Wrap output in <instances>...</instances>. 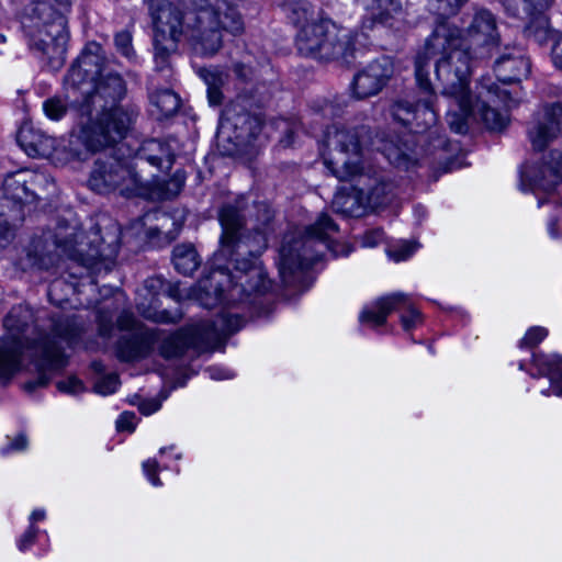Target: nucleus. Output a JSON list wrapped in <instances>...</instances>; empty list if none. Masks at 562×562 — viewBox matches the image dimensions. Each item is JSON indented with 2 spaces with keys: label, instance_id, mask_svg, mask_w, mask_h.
Wrapping results in <instances>:
<instances>
[{
  "label": "nucleus",
  "instance_id": "1",
  "mask_svg": "<svg viewBox=\"0 0 562 562\" xmlns=\"http://www.w3.org/2000/svg\"><path fill=\"white\" fill-rule=\"evenodd\" d=\"M259 225L246 228V220L238 204H225L218 213L222 227L218 249L213 255V266L200 288L215 303L246 301L251 294L267 292L269 282L258 257L267 248V204L256 205Z\"/></svg>",
  "mask_w": 562,
  "mask_h": 562
},
{
  "label": "nucleus",
  "instance_id": "2",
  "mask_svg": "<svg viewBox=\"0 0 562 562\" xmlns=\"http://www.w3.org/2000/svg\"><path fill=\"white\" fill-rule=\"evenodd\" d=\"M464 46L463 33L459 26L446 19H438L426 40L424 52L415 58V78L423 97L416 100L406 95L391 106L395 121L411 128L415 134L430 132L437 123V113L432 105L434 87L429 79V61L435 60L436 79L441 93L448 97L469 94L468 85L471 74L470 52Z\"/></svg>",
  "mask_w": 562,
  "mask_h": 562
},
{
  "label": "nucleus",
  "instance_id": "3",
  "mask_svg": "<svg viewBox=\"0 0 562 562\" xmlns=\"http://www.w3.org/2000/svg\"><path fill=\"white\" fill-rule=\"evenodd\" d=\"M188 2L193 10L186 13L169 0H144L154 30L155 61L159 70L169 66V57L182 38H187L196 53L213 56L223 45V31L233 35L244 32L241 15L227 1Z\"/></svg>",
  "mask_w": 562,
  "mask_h": 562
},
{
  "label": "nucleus",
  "instance_id": "4",
  "mask_svg": "<svg viewBox=\"0 0 562 562\" xmlns=\"http://www.w3.org/2000/svg\"><path fill=\"white\" fill-rule=\"evenodd\" d=\"M324 142L329 150V158L324 160L326 168L339 181L353 180L355 191L366 206L375 210L391 202L394 184L390 178L382 171L359 166L362 149L374 145L368 126L348 130L334 124L326 130Z\"/></svg>",
  "mask_w": 562,
  "mask_h": 562
},
{
  "label": "nucleus",
  "instance_id": "5",
  "mask_svg": "<svg viewBox=\"0 0 562 562\" xmlns=\"http://www.w3.org/2000/svg\"><path fill=\"white\" fill-rule=\"evenodd\" d=\"M75 0H30L22 26L30 47L53 58H61L69 38L66 12Z\"/></svg>",
  "mask_w": 562,
  "mask_h": 562
},
{
  "label": "nucleus",
  "instance_id": "6",
  "mask_svg": "<svg viewBox=\"0 0 562 562\" xmlns=\"http://www.w3.org/2000/svg\"><path fill=\"white\" fill-rule=\"evenodd\" d=\"M80 123L77 134H72L65 147L67 159L85 161L91 154L113 148L128 134L138 112L135 109H117L114 112H94Z\"/></svg>",
  "mask_w": 562,
  "mask_h": 562
},
{
  "label": "nucleus",
  "instance_id": "7",
  "mask_svg": "<svg viewBox=\"0 0 562 562\" xmlns=\"http://www.w3.org/2000/svg\"><path fill=\"white\" fill-rule=\"evenodd\" d=\"M295 47L301 56L319 60L350 65L356 58L355 36L323 15L296 32Z\"/></svg>",
  "mask_w": 562,
  "mask_h": 562
},
{
  "label": "nucleus",
  "instance_id": "8",
  "mask_svg": "<svg viewBox=\"0 0 562 562\" xmlns=\"http://www.w3.org/2000/svg\"><path fill=\"white\" fill-rule=\"evenodd\" d=\"M43 179V175L27 169L5 177L0 199V249L13 239L16 224L24 220V206L36 202V187Z\"/></svg>",
  "mask_w": 562,
  "mask_h": 562
},
{
  "label": "nucleus",
  "instance_id": "9",
  "mask_svg": "<svg viewBox=\"0 0 562 562\" xmlns=\"http://www.w3.org/2000/svg\"><path fill=\"white\" fill-rule=\"evenodd\" d=\"M245 325V319L236 314L223 313L210 325L195 329H179L166 337L160 346L159 353L165 359L180 358L192 348L199 352L211 350L222 338H226Z\"/></svg>",
  "mask_w": 562,
  "mask_h": 562
},
{
  "label": "nucleus",
  "instance_id": "10",
  "mask_svg": "<svg viewBox=\"0 0 562 562\" xmlns=\"http://www.w3.org/2000/svg\"><path fill=\"white\" fill-rule=\"evenodd\" d=\"M88 183L93 191L99 193L120 189L124 195L143 198L150 195L149 180L134 170L131 161L112 156L94 161Z\"/></svg>",
  "mask_w": 562,
  "mask_h": 562
},
{
  "label": "nucleus",
  "instance_id": "11",
  "mask_svg": "<svg viewBox=\"0 0 562 562\" xmlns=\"http://www.w3.org/2000/svg\"><path fill=\"white\" fill-rule=\"evenodd\" d=\"M33 323V312L26 305L13 306L5 316V334L0 345V379H10L19 371L21 356L30 347L29 331Z\"/></svg>",
  "mask_w": 562,
  "mask_h": 562
},
{
  "label": "nucleus",
  "instance_id": "12",
  "mask_svg": "<svg viewBox=\"0 0 562 562\" xmlns=\"http://www.w3.org/2000/svg\"><path fill=\"white\" fill-rule=\"evenodd\" d=\"M338 231V226L325 213H322L317 221L305 228L304 238L291 245L284 241L280 249V273L285 280V274H292L296 270L312 268L321 258L317 252L312 250L315 241L327 243L333 233Z\"/></svg>",
  "mask_w": 562,
  "mask_h": 562
},
{
  "label": "nucleus",
  "instance_id": "13",
  "mask_svg": "<svg viewBox=\"0 0 562 562\" xmlns=\"http://www.w3.org/2000/svg\"><path fill=\"white\" fill-rule=\"evenodd\" d=\"M116 325L119 329L127 331L119 338L115 347L121 361H137L150 355L158 339L154 330L140 324L130 311L120 314Z\"/></svg>",
  "mask_w": 562,
  "mask_h": 562
},
{
  "label": "nucleus",
  "instance_id": "14",
  "mask_svg": "<svg viewBox=\"0 0 562 562\" xmlns=\"http://www.w3.org/2000/svg\"><path fill=\"white\" fill-rule=\"evenodd\" d=\"M394 311H403L401 323L406 331L422 323L420 312L413 304L409 295L402 292L379 297L370 307L363 308L359 321L361 324H368L371 327L383 326L387 316Z\"/></svg>",
  "mask_w": 562,
  "mask_h": 562
},
{
  "label": "nucleus",
  "instance_id": "15",
  "mask_svg": "<svg viewBox=\"0 0 562 562\" xmlns=\"http://www.w3.org/2000/svg\"><path fill=\"white\" fill-rule=\"evenodd\" d=\"M503 104L510 109L517 104V99L506 89L491 83H481L473 100L474 115H476L491 132H502L508 124V117L497 110Z\"/></svg>",
  "mask_w": 562,
  "mask_h": 562
},
{
  "label": "nucleus",
  "instance_id": "16",
  "mask_svg": "<svg viewBox=\"0 0 562 562\" xmlns=\"http://www.w3.org/2000/svg\"><path fill=\"white\" fill-rule=\"evenodd\" d=\"M229 70L237 91V102L257 108L267 102L270 98L267 81L259 79V70L252 65L250 54H246L241 60L233 61Z\"/></svg>",
  "mask_w": 562,
  "mask_h": 562
},
{
  "label": "nucleus",
  "instance_id": "17",
  "mask_svg": "<svg viewBox=\"0 0 562 562\" xmlns=\"http://www.w3.org/2000/svg\"><path fill=\"white\" fill-rule=\"evenodd\" d=\"M126 94V85L117 72L109 71L101 75L93 86V91L79 105L82 115L91 116L93 112H114L117 109H133L120 106V101Z\"/></svg>",
  "mask_w": 562,
  "mask_h": 562
},
{
  "label": "nucleus",
  "instance_id": "18",
  "mask_svg": "<svg viewBox=\"0 0 562 562\" xmlns=\"http://www.w3.org/2000/svg\"><path fill=\"white\" fill-rule=\"evenodd\" d=\"M394 72V65L389 56H380L369 63L353 77L351 87L358 99L378 94L389 82Z\"/></svg>",
  "mask_w": 562,
  "mask_h": 562
},
{
  "label": "nucleus",
  "instance_id": "19",
  "mask_svg": "<svg viewBox=\"0 0 562 562\" xmlns=\"http://www.w3.org/2000/svg\"><path fill=\"white\" fill-rule=\"evenodd\" d=\"M496 49L494 72L503 83L520 82L530 72L531 64L524 49L516 45L501 44Z\"/></svg>",
  "mask_w": 562,
  "mask_h": 562
},
{
  "label": "nucleus",
  "instance_id": "20",
  "mask_svg": "<svg viewBox=\"0 0 562 562\" xmlns=\"http://www.w3.org/2000/svg\"><path fill=\"white\" fill-rule=\"evenodd\" d=\"M562 182V151L551 150L539 170L525 167L520 172V187L525 190L541 189L550 192Z\"/></svg>",
  "mask_w": 562,
  "mask_h": 562
},
{
  "label": "nucleus",
  "instance_id": "21",
  "mask_svg": "<svg viewBox=\"0 0 562 562\" xmlns=\"http://www.w3.org/2000/svg\"><path fill=\"white\" fill-rule=\"evenodd\" d=\"M175 139H148L137 149L131 161L134 170L143 175V166L148 164L157 170H170L175 161Z\"/></svg>",
  "mask_w": 562,
  "mask_h": 562
},
{
  "label": "nucleus",
  "instance_id": "22",
  "mask_svg": "<svg viewBox=\"0 0 562 562\" xmlns=\"http://www.w3.org/2000/svg\"><path fill=\"white\" fill-rule=\"evenodd\" d=\"M460 30L464 37L463 48H467L468 52H470L471 45H494L496 48L503 44L497 32L496 18L486 9L476 10L467 30Z\"/></svg>",
  "mask_w": 562,
  "mask_h": 562
},
{
  "label": "nucleus",
  "instance_id": "23",
  "mask_svg": "<svg viewBox=\"0 0 562 562\" xmlns=\"http://www.w3.org/2000/svg\"><path fill=\"white\" fill-rule=\"evenodd\" d=\"M562 130V105L552 103L546 105L533 124L528 128L529 140L536 150H543L548 144L558 137Z\"/></svg>",
  "mask_w": 562,
  "mask_h": 562
},
{
  "label": "nucleus",
  "instance_id": "24",
  "mask_svg": "<svg viewBox=\"0 0 562 562\" xmlns=\"http://www.w3.org/2000/svg\"><path fill=\"white\" fill-rule=\"evenodd\" d=\"M224 127L233 131L236 144H246L259 134L262 120L257 113L244 110L241 104H235L226 112Z\"/></svg>",
  "mask_w": 562,
  "mask_h": 562
},
{
  "label": "nucleus",
  "instance_id": "25",
  "mask_svg": "<svg viewBox=\"0 0 562 562\" xmlns=\"http://www.w3.org/2000/svg\"><path fill=\"white\" fill-rule=\"evenodd\" d=\"M67 363L64 348L55 340L47 339L42 347V363L38 376L25 384V390L32 392L37 387L46 386L52 373L63 369Z\"/></svg>",
  "mask_w": 562,
  "mask_h": 562
},
{
  "label": "nucleus",
  "instance_id": "26",
  "mask_svg": "<svg viewBox=\"0 0 562 562\" xmlns=\"http://www.w3.org/2000/svg\"><path fill=\"white\" fill-rule=\"evenodd\" d=\"M18 142L31 157H49L57 147V139L32 125H23L18 132Z\"/></svg>",
  "mask_w": 562,
  "mask_h": 562
},
{
  "label": "nucleus",
  "instance_id": "27",
  "mask_svg": "<svg viewBox=\"0 0 562 562\" xmlns=\"http://www.w3.org/2000/svg\"><path fill=\"white\" fill-rule=\"evenodd\" d=\"M57 243L48 241L47 238H34L26 248L24 258L25 268L48 270L57 265L59 255L57 252Z\"/></svg>",
  "mask_w": 562,
  "mask_h": 562
},
{
  "label": "nucleus",
  "instance_id": "28",
  "mask_svg": "<svg viewBox=\"0 0 562 562\" xmlns=\"http://www.w3.org/2000/svg\"><path fill=\"white\" fill-rule=\"evenodd\" d=\"M281 8L289 22L297 31L323 15V12L307 0H285Z\"/></svg>",
  "mask_w": 562,
  "mask_h": 562
},
{
  "label": "nucleus",
  "instance_id": "29",
  "mask_svg": "<svg viewBox=\"0 0 562 562\" xmlns=\"http://www.w3.org/2000/svg\"><path fill=\"white\" fill-rule=\"evenodd\" d=\"M408 139L405 140H385L376 149L397 168L409 169L417 162V154L413 147L408 146Z\"/></svg>",
  "mask_w": 562,
  "mask_h": 562
},
{
  "label": "nucleus",
  "instance_id": "30",
  "mask_svg": "<svg viewBox=\"0 0 562 562\" xmlns=\"http://www.w3.org/2000/svg\"><path fill=\"white\" fill-rule=\"evenodd\" d=\"M75 63L90 79H98L105 74L103 49L95 42L88 43Z\"/></svg>",
  "mask_w": 562,
  "mask_h": 562
},
{
  "label": "nucleus",
  "instance_id": "31",
  "mask_svg": "<svg viewBox=\"0 0 562 562\" xmlns=\"http://www.w3.org/2000/svg\"><path fill=\"white\" fill-rule=\"evenodd\" d=\"M362 2L371 14L369 20L363 21V30L372 27L373 23L386 24L392 14L401 9L397 0H362Z\"/></svg>",
  "mask_w": 562,
  "mask_h": 562
},
{
  "label": "nucleus",
  "instance_id": "32",
  "mask_svg": "<svg viewBox=\"0 0 562 562\" xmlns=\"http://www.w3.org/2000/svg\"><path fill=\"white\" fill-rule=\"evenodd\" d=\"M106 236V238L103 236L100 237L101 244L99 248L85 259V267L92 268L98 260H105L116 256L120 240V229L116 224L109 226Z\"/></svg>",
  "mask_w": 562,
  "mask_h": 562
},
{
  "label": "nucleus",
  "instance_id": "33",
  "mask_svg": "<svg viewBox=\"0 0 562 562\" xmlns=\"http://www.w3.org/2000/svg\"><path fill=\"white\" fill-rule=\"evenodd\" d=\"M452 98L456 101L459 112L449 111L447 113V122L451 131L458 134H464L468 131V117L470 114H474L473 99L470 93Z\"/></svg>",
  "mask_w": 562,
  "mask_h": 562
},
{
  "label": "nucleus",
  "instance_id": "34",
  "mask_svg": "<svg viewBox=\"0 0 562 562\" xmlns=\"http://www.w3.org/2000/svg\"><path fill=\"white\" fill-rule=\"evenodd\" d=\"M533 364L539 374L549 376L554 394L562 396V358L533 356Z\"/></svg>",
  "mask_w": 562,
  "mask_h": 562
},
{
  "label": "nucleus",
  "instance_id": "35",
  "mask_svg": "<svg viewBox=\"0 0 562 562\" xmlns=\"http://www.w3.org/2000/svg\"><path fill=\"white\" fill-rule=\"evenodd\" d=\"M172 262L178 272L191 276L200 267L201 258L193 245L181 244L173 248Z\"/></svg>",
  "mask_w": 562,
  "mask_h": 562
},
{
  "label": "nucleus",
  "instance_id": "36",
  "mask_svg": "<svg viewBox=\"0 0 562 562\" xmlns=\"http://www.w3.org/2000/svg\"><path fill=\"white\" fill-rule=\"evenodd\" d=\"M150 104L157 110L159 117H169L180 108L179 95L171 89H158L149 94Z\"/></svg>",
  "mask_w": 562,
  "mask_h": 562
},
{
  "label": "nucleus",
  "instance_id": "37",
  "mask_svg": "<svg viewBox=\"0 0 562 562\" xmlns=\"http://www.w3.org/2000/svg\"><path fill=\"white\" fill-rule=\"evenodd\" d=\"M199 75L207 86L210 103L212 105L221 104L223 100L222 87L227 80L228 75L218 68H201Z\"/></svg>",
  "mask_w": 562,
  "mask_h": 562
},
{
  "label": "nucleus",
  "instance_id": "38",
  "mask_svg": "<svg viewBox=\"0 0 562 562\" xmlns=\"http://www.w3.org/2000/svg\"><path fill=\"white\" fill-rule=\"evenodd\" d=\"M552 2L553 0H503L506 12L514 18H520L521 13L526 15L544 13Z\"/></svg>",
  "mask_w": 562,
  "mask_h": 562
},
{
  "label": "nucleus",
  "instance_id": "39",
  "mask_svg": "<svg viewBox=\"0 0 562 562\" xmlns=\"http://www.w3.org/2000/svg\"><path fill=\"white\" fill-rule=\"evenodd\" d=\"M526 16L530 18V22L525 27V35L539 45L546 44L551 38L552 33L548 18L544 13H536Z\"/></svg>",
  "mask_w": 562,
  "mask_h": 562
},
{
  "label": "nucleus",
  "instance_id": "40",
  "mask_svg": "<svg viewBox=\"0 0 562 562\" xmlns=\"http://www.w3.org/2000/svg\"><path fill=\"white\" fill-rule=\"evenodd\" d=\"M97 79H90L85 75L83 69L74 63L65 77V85L67 89L78 91L82 95L88 97L91 93L90 88L94 86Z\"/></svg>",
  "mask_w": 562,
  "mask_h": 562
},
{
  "label": "nucleus",
  "instance_id": "41",
  "mask_svg": "<svg viewBox=\"0 0 562 562\" xmlns=\"http://www.w3.org/2000/svg\"><path fill=\"white\" fill-rule=\"evenodd\" d=\"M366 206L363 199L360 198L359 192L356 194H336L333 200V207L337 213L346 216H358L360 211Z\"/></svg>",
  "mask_w": 562,
  "mask_h": 562
},
{
  "label": "nucleus",
  "instance_id": "42",
  "mask_svg": "<svg viewBox=\"0 0 562 562\" xmlns=\"http://www.w3.org/2000/svg\"><path fill=\"white\" fill-rule=\"evenodd\" d=\"M347 106L346 98L335 97L333 100L319 99L313 102L312 110L316 115L324 119H334L339 116Z\"/></svg>",
  "mask_w": 562,
  "mask_h": 562
},
{
  "label": "nucleus",
  "instance_id": "43",
  "mask_svg": "<svg viewBox=\"0 0 562 562\" xmlns=\"http://www.w3.org/2000/svg\"><path fill=\"white\" fill-rule=\"evenodd\" d=\"M138 312L146 318L161 324H177L182 318L180 311L170 312L168 310L158 311L151 306L145 307L142 304L137 305Z\"/></svg>",
  "mask_w": 562,
  "mask_h": 562
},
{
  "label": "nucleus",
  "instance_id": "44",
  "mask_svg": "<svg viewBox=\"0 0 562 562\" xmlns=\"http://www.w3.org/2000/svg\"><path fill=\"white\" fill-rule=\"evenodd\" d=\"M69 104L67 97L54 95L43 102V111L49 120L59 121L67 114Z\"/></svg>",
  "mask_w": 562,
  "mask_h": 562
},
{
  "label": "nucleus",
  "instance_id": "45",
  "mask_svg": "<svg viewBox=\"0 0 562 562\" xmlns=\"http://www.w3.org/2000/svg\"><path fill=\"white\" fill-rule=\"evenodd\" d=\"M54 334L69 346L75 344L80 335V328L69 317H61L54 323Z\"/></svg>",
  "mask_w": 562,
  "mask_h": 562
},
{
  "label": "nucleus",
  "instance_id": "46",
  "mask_svg": "<svg viewBox=\"0 0 562 562\" xmlns=\"http://www.w3.org/2000/svg\"><path fill=\"white\" fill-rule=\"evenodd\" d=\"M467 0H430L431 9L443 19V16L456 14Z\"/></svg>",
  "mask_w": 562,
  "mask_h": 562
},
{
  "label": "nucleus",
  "instance_id": "47",
  "mask_svg": "<svg viewBox=\"0 0 562 562\" xmlns=\"http://www.w3.org/2000/svg\"><path fill=\"white\" fill-rule=\"evenodd\" d=\"M417 248V243L404 240L387 249V255L394 261H403L409 258Z\"/></svg>",
  "mask_w": 562,
  "mask_h": 562
},
{
  "label": "nucleus",
  "instance_id": "48",
  "mask_svg": "<svg viewBox=\"0 0 562 562\" xmlns=\"http://www.w3.org/2000/svg\"><path fill=\"white\" fill-rule=\"evenodd\" d=\"M114 315L112 312L105 308H100L97 313V322H98V330L99 335L109 338L111 337L113 329H114V323H113Z\"/></svg>",
  "mask_w": 562,
  "mask_h": 562
},
{
  "label": "nucleus",
  "instance_id": "49",
  "mask_svg": "<svg viewBox=\"0 0 562 562\" xmlns=\"http://www.w3.org/2000/svg\"><path fill=\"white\" fill-rule=\"evenodd\" d=\"M114 44L117 52L126 57L127 59H132L135 57V50L132 45V35L127 31H122L117 33L114 37Z\"/></svg>",
  "mask_w": 562,
  "mask_h": 562
},
{
  "label": "nucleus",
  "instance_id": "50",
  "mask_svg": "<svg viewBox=\"0 0 562 562\" xmlns=\"http://www.w3.org/2000/svg\"><path fill=\"white\" fill-rule=\"evenodd\" d=\"M119 384V375L111 373L102 376L94 383V391L101 395H109L116 391Z\"/></svg>",
  "mask_w": 562,
  "mask_h": 562
},
{
  "label": "nucleus",
  "instance_id": "51",
  "mask_svg": "<svg viewBox=\"0 0 562 562\" xmlns=\"http://www.w3.org/2000/svg\"><path fill=\"white\" fill-rule=\"evenodd\" d=\"M548 335V330L543 327L530 328L525 337L520 340V347L535 348Z\"/></svg>",
  "mask_w": 562,
  "mask_h": 562
},
{
  "label": "nucleus",
  "instance_id": "52",
  "mask_svg": "<svg viewBox=\"0 0 562 562\" xmlns=\"http://www.w3.org/2000/svg\"><path fill=\"white\" fill-rule=\"evenodd\" d=\"M186 177L183 173L176 172V175L167 182V190L164 192V199H171L179 194L184 186Z\"/></svg>",
  "mask_w": 562,
  "mask_h": 562
},
{
  "label": "nucleus",
  "instance_id": "53",
  "mask_svg": "<svg viewBox=\"0 0 562 562\" xmlns=\"http://www.w3.org/2000/svg\"><path fill=\"white\" fill-rule=\"evenodd\" d=\"M136 415L133 412H124L116 420V428L120 431L126 430L132 432L135 429Z\"/></svg>",
  "mask_w": 562,
  "mask_h": 562
},
{
  "label": "nucleus",
  "instance_id": "54",
  "mask_svg": "<svg viewBox=\"0 0 562 562\" xmlns=\"http://www.w3.org/2000/svg\"><path fill=\"white\" fill-rule=\"evenodd\" d=\"M57 389L60 392L76 394L80 391H82L83 386L80 380L76 378H69L65 381L57 382Z\"/></svg>",
  "mask_w": 562,
  "mask_h": 562
},
{
  "label": "nucleus",
  "instance_id": "55",
  "mask_svg": "<svg viewBox=\"0 0 562 562\" xmlns=\"http://www.w3.org/2000/svg\"><path fill=\"white\" fill-rule=\"evenodd\" d=\"M157 467H158V463L156 460H147L146 462L143 463V468H144L146 475L148 476L149 481L156 486L161 484V482L156 473Z\"/></svg>",
  "mask_w": 562,
  "mask_h": 562
},
{
  "label": "nucleus",
  "instance_id": "56",
  "mask_svg": "<svg viewBox=\"0 0 562 562\" xmlns=\"http://www.w3.org/2000/svg\"><path fill=\"white\" fill-rule=\"evenodd\" d=\"M144 286L154 299L158 294V292L164 288V281L160 278H148L147 280H145Z\"/></svg>",
  "mask_w": 562,
  "mask_h": 562
},
{
  "label": "nucleus",
  "instance_id": "57",
  "mask_svg": "<svg viewBox=\"0 0 562 562\" xmlns=\"http://www.w3.org/2000/svg\"><path fill=\"white\" fill-rule=\"evenodd\" d=\"M161 404L157 400H145L142 401L138 405V409L143 415H150L155 412H157L160 408Z\"/></svg>",
  "mask_w": 562,
  "mask_h": 562
},
{
  "label": "nucleus",
  "instance_id": "58",
  "mask_svg": "<svg viewBox=\"0 0 562 562\" xmlns=\"http://www.w3.org/2000/svg\"><path fill=\"white\" fill-rule=\"evenodd\" d=\"M36 535H37V528H35L34 526H31L24 532V535L21 537V539L19 541L20 550L24 551L29 546H31L34 542Z\"/></svg>",
  "mask_w": 562,
  "mask_h": 562
},
{
  "label": "nucleus",
  "instance_id": "59",
  "mask_svg": "<svg viewBox=\"0 0 562 562\" xmlns=\"http://www.w3.org/2000/svg\"><path fill=\"white\" fill-rule=\"evenodd\" d=\"M383 233L379 229L371 231L364 234L362 238V245L366 247H373L380 243L382 239Z\"/></svg>",
  "mask_w": 562,
  "mask_h": 562
},
{
  "label": "nucleus",
  "instance_id": "60",
  "mask_svg": "<svg viewBox=\"0 0 562 562\" xmlns=\"http://www.w3.org/2000/svg\"><path fill=\"white\" fill-rule=\"evenodd\" d=\"M552 60L555 67L562 69V34L553 44Z\"/></svg>",
  "mask_w": 562,
  "mask_h": 562
},
{
  "label": "nucleus",
  "instance_id": "61",
  "mask_svg": "<svg viewBox=\"0 0 562 562\" xmlns=\"http://www.w3.org/2000/svg\"><path fill=\"white\" fill-rule=\"evenodd\" d=\"M27 447V438L24 435L18 436L10 445L11 450H24Z\"/></svg>",
  "mask_w": 562,
  "mask_h": 562
},
{
  "label": "nucleus",
  "instance_id": "62",
  "mask_svg": "<svg viewBox=\"0 0 562 562\" xmlns=\"http://www.w3.org/2000/svg\"><path fill=\"white\" fill-rule=\"evenodd\" d=\"M63 284H64L63 280H60V279L54 280L50 283L49 289H48L49 296H53L57 292V290H59L61 288Z\"/></svg>",
  "mask_w": 562,
  "mask_h": 562
},
{
  "label": "nucleus",
  "instance_id": "63",
  "mask_svg": "<svg viewBox=\"0 0 562 562\" xmlns=\"http://www.w3.org/2000/svg\"><path fill=\"white\" fill-rule=\"evenodd\" d=\"M45 518V512L43 509H36L31 515L32 522L43 520Z\"/></svg>",
  "mask_w": 562,
  "mask_h": 562
},
{
  "label": "nucleus",
  "instance_id": "64",
  "mask_svg": "<svg viewBox=\"0 0 562 562\" xmlns=\"http://www.w3.org/2000/svg\"><path fill=\"white\" fill-rule=\"evenodd\" d=\"M167 293L172 299L179 300L180 297L179 289L176 285L168 284Z\"/></svg>",
  "mask_w": 562,
  "mask_h": 562
}]
</instances>
